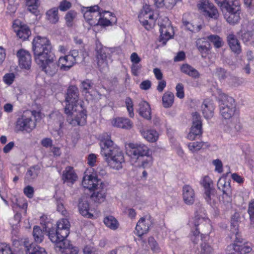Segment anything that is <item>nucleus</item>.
I'll return each instance as SVG.
<instances>
[{
	"instance_id": "864d4df0",
	"label": "nucleus",
	"mask_w": 254,
	"mask_h": 254,
	"mask_svg": "<svg viewBox=\"0 0 254 254\" xmlns=\"http://www.w3.org/2000/svg\"><path fill=\"white\" fill-rule=\"evenodd\" d=\"M204 143L201 141L190 142L188 144L189 150L191 153H196L203 146Z\"/></svg>"
},
{
	"instance_id": "5fc2aeb1",
	"label": "nucleus",
	"mask_w": 254,
	"mask_h": 254,
	"mask_svg": "<svg viewBox=\"0 0 254 254\" xmlns=\"http://www.w3.org/2000/svg\"><path fill=\"white\" fill-rule=\"evenodd\" d=\"M183 24L185 29L192 32H198L202 28V26L200 24L195 25L193 23L184 20L183 21Z\"/></svg>"
},
{
	"instance_id": "774afa93",
	"label": "nucleus",
	"mask_w": 254,
	"mask_h": 254,
	"mask_svg": "<svg viewBox=\"0 0 254 254\" xmlns=\"http://www.w3.org/2000/svg\"><path fill=\"white\" fill-rule=\"evenodd\" d=\"M250 216V219L252 224L254 223V201L251 202L249 205L248 210Z\"/></svg>"
},
{
	"instance_id": "e433bc0d",
	"label": "nucleus",
	"mask_w": 254,
	"mask_h": 254,
	"mask_svg": "<svg viewBox=\"0 0 254 254\" xmlns=\"http://www.w3.org/2000/svg\"><path fill=\"white\" fill-rule=\"evenodd\" d=\"M207 40V38H199L196 42L197 48L202 57L204 54L206 55L209 50L210 44Z\"/></svg>"
},
{
	"instance_id": "dca6fc26",
	"label": "nucleus",
	"mask_w": 254,
	"mask_h": 254,
	"mask_svg": "<svg viewBox=\"0 0 254 254\" xmlns=\"http://www.w3.org/2000/svg\"><path fill=\"white\" fill-rule=\"evenodd\" d=\"M202 133V124L201 117L196 112L192 114V126L187 135V138L193 140Z\"/></svg>"
},
{
	"instance_id": "7c9ffc66",
	"label": "nucleus",
	"mask_w": 254,
	"mask_h": 254,
	"mask_svg": "<svg viewBox=\"0 0 254 254\" xmlns=\"http://www.w3.org/2000/svg\"><path fill=\"white\" fill-rule=\"evenodd\" d=\"M58 66L61 70L67 71L69 70L75 64L72 61V58L67 55L61 57L58 60Z\"/></svg>"
},
{
	"instance_id": "052dcab7",
	"label": "nucleus",
	"mask_w": 254,
	"mask_h": 254,
	"mask_svg": "<svg viewBox=\"0 0 254 254\" xmlns=\"http://www.w3.org/2000/svg\"><path fill=\"white\" fill-rule=\"evenodd\" d=\"M21 218V214L20 213H16L14 215L13 218L9 220L10 225L11 226L13 230L18 228V225L20 221Z\"/></svg>"
},
{
	"instance_id": "aec40b11",
	"label": "nucleus",
	"mask_w": 254,
	"mask_h": 254,
	"mask_svg": "<svg viewBox=\"0 0 254 254\" xmlns=\"http://www.w3.org/2000/svg\"><path fill=\"white\" fill-rule=\"evenodd\" d=\"M222 129L225 132L233 136L242 130V126L240 119L237 117H234L229 122L224 124Z\"/></svg>"
},
{
	"instance_id": "4be33fe9",
	"label": "nucleus",
	"mask_w": 254,
	"mask_h": 254,
	"mask_svg": "<svg viewBox=\"0 0 254 254\" xmlns=\"http://www.w3.org/2000/svg\"><path fill=\"white\" fill-rule=\"evenodd\" d=\"M78 208L80 213L88 218L94 219L95 210L89 207L87 200L85 198H81L79 202Z\"/></svg>"
},
{
	"instance_id": "6e6552de",
	"label": "nucleus",
	"mask_w": 254,
	"mask_h": 254,
	"mask_svg": "<svg viewBox=\"0 0 254 254\" xmlns=\"http://www.w3.org/2000/svg\"><path fill=\"white\" fill-rule=\"evenodd\" d=\"M230 239L233 243L227 247V251L229 252L228 254H246L252 251L251 245L243 243L239 234L230 235Z\"/></svg>"
},
{
	"instance_id": "3c124183",
	"label": "nucleus",
	"mask_w": 254,
	"mask_h": 254,
	"mask_svg": "<svg viewBox=\"0 0 254 254\" xmlns=\"http://www.w3.org/2000/svg\"><path fill=\"white\" fill-rule=\"evenodd\" d=\"M12 206L13 208H15L16 207H18L24 209L26 211L27 208L28 204L27 200L23 197H19L18 198H16L14 199V200L12 199Z\"/></svg>"
},
{
	"instance_id": "6e6d98bb",
	"label": "nucleus",
	"mask_w": 254,
	"mask_h": 254,
	"mask_svg": "<svg viewBox=\"0 0 254 254\" xmlns=\"http://www.w3.org/2000/svg\"><path fill=\"white\" fill-rule=\"evenodd\" d=\"M207 39L213 43L215 47L217 48H220L223 45L222 39L217 35H210L207 37Z\"/></svg>"
},
{
	"instance_id": "bb28decb",
	"label": "nucleus",
	"mask_w": 254,
	"mask_h": 254,
	"mask_svg": "<svg viewBox=\"0 0 254 254\" xmlns=\"http://www.w3.org/2000/svg\"><path fill=\"white\" fill-rule=\"evenodd\" d=\"M77 178L72 167H67L63 171L62 179L67 185L73 184Z\"/></svg>"
},
{
	"instance_id": "72a5a7b5",
	"label": "nucleus",
	"mask_w": 254,
	"mask_h": 254,
	"mask_svg": "<svg viewBox=\"0 0 254 254\" xmlns=\"http://www.w3.org/2000/svg\"><path fill=\"white\" fill-rule=\"evenodd\" d=\"M206 201L212 207H214L218 203L219 199L215 189L204 191Z\"/></svg>"
},
{
	"instance_id": "5701e85b",
	"label": "nucleus",
	"mask_w": 254,
	"mask_h": 254,
	"mask_svg": "<svg viewBox=\"0 0 254 254\" xmlns=\"http://www.w3.org/2000/svg\"><path fill=\"white\" fill-rule=\"evenodd\" d=\"M18 58L19 65L21 68L29 69L31 64V57L27 51L21 49L17 53Z\"/></svg>"
},
{
	"instance_id": "2eb2a0df",
	"label": "nucleus",
	"mask_w": 254,
	"mask_h": 254,
	"mask_svg": "<svg viewBox=\"0 0 254 254\" xmlns=\"http://www.w3.org/2000/svg\"><path fill=\"white\" fill-rule=\"evenodd\" d=\"M52 242L55 244V249L59 254H77L79 252L77 247L72 246L65 239Z\"/></svg>"
},
{
	"instance_id": "f257e3e1",
	"label": "nucleus",
	"mask_w": 254,
	"mask_h": 254,
	"mask_svg": "<svg viewBox=\"0 0 254 254\" xmlns=\"http://www.w3.org/2000/svg\"><path fill=\"white\" fill-rule=\"evenodd\" d=\"M78 95L77 87H69L65 98V113L67 116V121L72 126H83L86 123V111L78 103Z\"/></svg>"
},
{
	"instance_id": "49530a36",
	"label": "nucleus",
	"mask_w": 254,
	"mask_h": 254,
	"mask_svg": "<svg viewBox=\"0 0 254 254\" xmlns=\"http://www.w3.org/2000/svg\"><path fill=\"white\" fill-rule=\"evenodd\" d=\"M181 70L182 72L192 77L197 78L199 76L198 71L193 67L188 64H183L181 67Z\"/></svg>"
},
{
	"instance_id": "4468645a",
	"label": "nucleus",
	"mask_w": 254,
	"mask_h": 254,
	"mask_svg": "<svg viewBox=\"0 0 254 254\" xmlns=\"http://www.w3.org/2000/svg\"><path fill=\"white\" fill-rule=\"evenodd\" d=\"M195 219L198 222L195 223V230L191 231L190 235V239L193 244H197L199 240V232L197 228L198 225L203 223V225H206L208 230L211 229L212 227L210 220L206 217L204 214L201 216L196 215Z\"/></svg>"
},
{
	"instance_id": "f8f14e48",
	"label": "nucleus",
	"mask_w": 254,
	"mask_h": 254,
	"mask_svg": "<svg viewBox=\"0 0 254 254\" xmlns=\"http://www.w3.org/2000/svg\"><path fill=\"white\" fill-rule=\"evenodd\" d=\"M139 20L145 28L149 30L151 29L154 22L153 12L148 4L143 5L139 15Z\"/></svg>"
},
{
	"instance_id": "e2e57ef3",
	"label": "nucleus",
	"mask_w": 254,
	"mask_h": 254,
	"mask_svg": "<svg viewBox=\"0 0 254 254\" xmlns=\"http://www.w3.org/2000/svg\"><path fill=\"white\" fill-rule=\"evenodd\" d=\"M15 78V76L13 73H7L4 75L2 80L6 85L10 86L13 83Z\"/></svg>"
},
{
	"instance_id": "cd10ccee",
	"label": "nucleus",
	"mask_w": 254,
	"mask_h": 254,
	"mask_svg": "<svg viewBox=\"0 0 254 254\" xmlns=\"http://www.w3.org/2000/svg\"><path fill=\"white\" fill-rule=\"evenodd\" d=\"M140 133L143 138L152 143L156 142L159 136L158 132L154 129H142Z\"/></svg>"
},
{
	"instance_id": "bf43d9fd",
	"label": "nucleus",
	"mask_w": 254,
	"mask_h": 254,
	"mask_svg": "<svg viewBox=\"0 0 254 254\" xmlns=\"http://www.w3.org/2000/svg\"><path fill=\"white\" fill-rule=\"evenodd\" d=\"M125 104L129 117L133 118L134 117V112L133 103L132 100L130 98L127 97L125 100Z\"/></svg>"
},
{
	"instance_id": "c9c22d12",
	"label": "nucleus",
	"mask_w": 254,
	"mask_h": 254,
	"mask_svg": "<svg viewBox=\"0 0 254 254\" xmlns=\"http://www.w3.org/2000/svg\"><path fill=\"white\" fill-rule=\"evenodd\" d=\"M139 115L146 120L151 119V109L149 104L142 101L139 103Z\"/></svg>"
},
{
	"instance_id": "f704fd0d",
	"label": "nucleus",
	"mask_w": 254,
	"mask_h": 254,
	"mask_svg": "<svg viewBox=\"0 0 254 254\" xmlns=\"http://www.w3.org/2000/svg\"><path fill=\"white\" fill-rule=\"evenodd\" d=\"M50 118L51 119L56 120L54 125L55 127L54 128V131L55 132L54 135L57 134L59 136H61V129L64 123V119L62 115L59 113H53L51 115Z\"/></svg>"
},
{
	"instance_id": "c03bdc74",
	"label": "nucleus",
	"mask_w": 254,
	"mask_h": 254,
	"mask_svg": "<svg viewBox=\"0 0 254 254\" xmlns=\"http://www.w3.org/2000/svg\"><path fill=\"white\" fill-rule=\"evenodd\" d=\"M174 95L171 92H166L162 96L163 106L165 108L171 107L174 103Z\"/></svg>"
},
{
	"instance_id": "338daca9",
	"label": "nucleus",
	"mask_w": 254,
	"mask_h": 254,
	"mask_svg": "<svg viewBox=\"0 0 254 254\" xmlns=\"http://www.w3.org/2000/svg\"><path fill=\"white\" fill-rule=\"evenodd\" d=\"M84 254H99V251L98 249L92 246H86L83 250Z\"/></svg>"
},
{
	"instance_id": "4c0bfd02",
	"label": "nucleus",
	"mask_w": 254,
	"mask_h": 254,
	"mask_svg": "<svg viewBox=\"0 0 254 254\" xmlns=\"http://www.w3.org/2000/svg\"><path fill=\"white\" fill-rule=\"evenodd\" d=\"M40 168L38 165L30 167L25 175V182L28 183L35 179L40 172Z\"/></svg>"
},
{
	"instance_id": "6ab92c4d",
	"label": "nucleus",
	"mask_w": 254,
	"mask_h": 254,
	"mask_svg": "<svg viewBox=\"0 0 254 254\" xmlns=\"http://www.w3.org/2000/svg\"><path fill=\"white\" fill-rule=\"evenodd\" d=\"M12 28L17 36L23 40L27 39L31 35V31L28 26L19 19L13 21Z\"/></svg>"
},
{
	"instance_id": "680f3d73",
	"label": "nucleus",
	"mask_w": 254,
	"mask_h": 254,
	"mask_svg": "<svg viewBox=\"0 0 254 254\" xmlns=\"http://www.w3.org/2000/svg\"><path fill=\"white\" fill-rule=\"evenodd\" d=\"M8 5L7 6V12L10 14H13L16 11L18 0H7Z\"/></svg>"
},
{
	"instance_id": "58836bf2",
	"label": "nucleus",
	"mask_w": 254,
	"mask_h": 254,
	"mask_svg": "<svg viewBox=\"0 0 254 254\" xmlns=\"http://www.w3.org/2000/svg\"><path fill=\"white\" fill-rule=\"evenodd\" d=\"M228 42L231 50L235 53L239 54L241 52L240 43L233 34H230L227 37Z\"/></svg>"
},
{
	"instance_id": "39448f33",
	"label": "nucleus",
	"mask_w": 254,
	"mask_h": 254,
	"mask_svg": "<svg viewBox=\"0 0 254 254\" xmlns=\"http://www.w3.org/2000/svg\"><path fill=\"white\" fill-rule=\"evenodd\" d=\"M32 50L35 60L40 61V58L53 54L50 40L45 36L37 35L32 41Z\"/></svg>"
},
{
	"instance_id": "a19ab883",
	"label": "nucleus",
	"mask_w": 254,
	"mask_h": 254,
	"mask_svg": "<svg viewBox=\"0 0 254 254\" xmlns=\"http://www.w3.org/2000/svg\"><path fill=\"white\" fill-rule=\"evenodd\" d=\"M46 19L51 23H56L59 19L58 8L53 7L48 10L46 14Z\"/></svg>"
},
{
	"instance_id": "13d9d810",
	"label": "nucleus",
	"mask_w": 254,
	"mask_h": 254,
	"mask_svg": "<svg viewBox=\"0 0 254 254\" xmlns=\"http://www.w3.org/2000/svg\"><path fill=\"white\" fill-rule=\"evenodd\" d=\"M93 85V84L91 80L86 79L82 82L81 88L82 89V91L84 93L86 94L88 93L91 96H92V94H90V92L89 90L90 89H92Z\"/></svg>"
},
{
	"instance_id": "69168bd1",
	"label": "nucleus",
	"mask_w": 254,
	"mask_h": 254,
	"mask_svg": "<svg viewBox=\"0 0 254 254\" xmlns=\"http://www.w3.org/2000/svg\"><path fill=\"white\" fill-rule=\"evenodd\" d=\"M76 16V12L73 10L69 11L65 16V19L68 26L72 25V22Z\"/></svg>"
},
{
	"instance_id": "79ce46f5",
	"label": "nucleus",
	"mask_w": 254,
	"mask_h": 254,
	"mask_svg": "<svg viewBox=\"0 0 254 254\" xmlns=\"http://www.w3.org/2000/svg\"><path fill=\"white\" fill-rule=\"evenodd\" d=\"M240 220V214L235 212L232 216L231 221V235L238 234L239 233V222Z\"/></svg>"
},
{
	"instance_id": "37998d69",
	"label": "nucleus",
	"mask_w": 254,
	"mask_h": 254,
	"mask_svg": "<svg viewBox=\"0 0 254 254\" xmlns=\"http://www.w3.org/2000/svg\"><path fill=\"white\" fill-rule=\"evenodd\" d=\"M103 222L106 227L113 230H116L119 226L117 220L112 216L105 217Z\"/></svg>"
},
{
	"instance_id": "423d86ee",
	"label": "nucleus",
	"mask_w": 254,
	"mask_h": 254,
	"mask_svg": "<svg viewBox=\"0 0 254 254\" xmlns=\"http://www.w3.org/2000/svg\"><path fill=\"white\" fill-rule=\"evenodd\" d=\"M219 95L220 112L225 119H232L236 114V104L235 100L231 97L223 93L220 89H217Z\"/></svg>"
},
{
	"instance_id": "473e14b6",
	"label": "nucleus",
	"mask_w": 254,
	"mask_h": 254,
	"mask_svg": "<svg viewBox=\"0 0 254 254\" xmlns=\"http://www.w3.org/2000/svg\"><path fill=\"white\" fill-rule=\"evenodd\" d=\"M208 237V235H201L200 238L202 242L200 244V248L198 250V254H213L214 249L207 242L204 241Z\"/></svg>"
},
{
	"instance_id": "09e8293b",
	"label": "nucleus",
	"mask_w": 254,
	"mask_h": 254,
	"mask_svg": "<svg viewBox=\"0 0 254 254\" xmlns=\"http://www.w3.org/2000/svg\"><path fill=\"white\" fill-rule=\"evenodd\" d=\"M33 237L35 242L37 243H41L44 240V235L43 231L40 227L36 226L33 228Z\"/></svg>"
},
{
	"instance_id": "4d7b16f0",
	"label": "nucleus",
	"mask_w": 254,
	"mask_h": 254,
	"mask_svg": "<svg viewBox=\"0 0 254 254\" xmlns=\"http://www.w3.org/2000/svg\"><path fill=\"white\" fill-rule=\"evenodd\" d=\"M0 254H16V253L8 244L0 243Z\"/></svg>"
},
{
	"instance_id": "de8ad7c7",
	"label": "nucleus",
	"mask_w": 254,
	"mask_h": 254,
	"mask_svg": "<svg viewBox=\"0 0 254 254\" xmlns=\"http://www.w3.org/2000/svg\"><path fill=\"white\" fill-rule=\"evenodd\" d=\"M97 21V24L103 26H108L112 25L117 22L116 17H112L111 19L107 18V16H99Z\"/></svg>"
},
{
	"instance_id": "603ef678",
	"label": "nucleus",
	"mask_w": 254,
	"mask_h": 254,
	"mask_svg": "<svg viewBox=\"0 0 254 254\" xmlns=\"http://www.w3.org/2000/svg\"><path fill=\"white\" fill-rule=\"evenodd\" d=\"M27 254H47L45 249L37 245H31L26 250Z\"/></svg>"
},
{
	"instance_id": "20e7f679",
	"label": "nucleus",
	"mask_w": 254,
	"mask_h": 254,
	"mask_svg": "<svg viewBox=\"0 0 254 254\" xmlns=\"http://www.w3.org/2000/svg\"><path fill=\"white\" fill-rule=\"evenodd\" d=\"M70 223L65 218L60 219L57 222L56 228L45 227V231L51 242H57L65 239L69 234Z\"/></svg>"
},
{
	"instance_id": "ea45409f",
	"label": "nucleus",
	"mask_w": 254,
	"mask_h": 254,
	"mask_svg": "<svg viewBox=\"0 0 254 254\" xmlns=\"http://www.w3.org/2000/svg\"><path fill=\"white\" fill-rule=\"evenodd\" d=\"M104 188L105 186L102 188L95 189V190H93L94 191L91 195V198L94 201L101 203L104 200L106 196Z\"/></svg>"
},
{
	"instance_id": "a878e982",
	"label": "nucleus",
	"mask_w": 254,
	"mask_h": 254,
	"mask_svg": "<svg viewBox=\"0 0 254 254\" xmlns=\"http://www.w3.org/2000/svg\"><path fill=\"white\" fill-rule=\"evenodd\" d=\"M214 105L211 100L209 99L204 100L201 105V111L205 118L208 119L213 116Z\"/></svg>"
},
{
	"instance_id": "ddd939ff",
	"label": "nucleus",
	"mask_w": 254,
	"mask_h": 254,
	"mask_svg": "<svg viewBox=\"0 0 254 254\" xmlns=\"http://www.w3.org/2000/svg\"><path fill=\"white\" fill-rule=\"evenodd\" d=\"M198 8L205 16L217 19L219 13L217 8L208 0H201L198 3Z\"/></svg>"
},
{
	"instance_id": "9b49d317",
	"label": "nucleus",
	"mask_w": 254,
	"mask_h": 254,
	"mask_svg": "<svg viewBox=\"0 0 254 254\" xmlns=\"http://www.w3.org/2000/svg\"><path fill=\"white\" fill-rule=\"evenodd\" d=\"M91 169H88L85 172L82 181V185L85 188L90 190H95V189L102 188L105 186L103 182L94 174L91 173Z\"/></svg>"
},
{
	"instance_id": "412c9836",
	"label": "nucleus",
	"mask_w": 254,
	"mask_h": 254,
	"mask_svg": "<svg viewBox=\"0 0 254 254\" xmlns=\"http://www.w3.org/2000/svg\"><path fill=\"white\" fill-rule=\"evenodd\" d=\"M151 224L152 221L150 216H145L141 217L136 224L135 234L139 237L146 234Z\"/></svg>"
},
{
	"instance_id": "c756f323",
	"label": "nucleus",
	"mask_w": 254,
	"mask_h": 254,
	"mask_svg": "<svg viewBox=\"0 0 254 254\" xmlns=\"http://www.w3.org/2000/svg\"><path fill=\"white\" fill-rule=\"evenodd\" d=\"M153 162V158L151 153H150L147 155H145V157H142L141 159H138L136 163H133L132 164L137 167L149 169L152 166Z\"/></svg>"
},
{
	"instance_id": "7ed1b4c3",
	"label": "nucleus",
	"mask_w": 254,
	"mask_h": 254,
	"mask_svg": "<svg viewBox=\"0 0 254 254\" xmlns=\"http://www.w3.org/2000/svg\"><path fill=\"white\" fill-rule=\"evenodd\" d=\"M43 117L40 111L26 110L23 112L16 120L15 129L17 131L30 132L36 127V122L40 121Z\"/></svg>"
},
{
	"instance_id": "1a4fd4ad",
	"label": "nucleus",
	"mask_w": 254,
	"mask_h": 254,
	"mask_svg": "<svg viewBox=\"0 0 254 254\" xmlns=\"http://www.w3.org/2000/svg\"><path fill=\"white\" fill-rule=\"evenodd\" d=\"M226 21L231 24H235L240 20L241 8L238 0L228 6H223L221 10Z\"/></svg>"
},
{
	"instance_id": "a18cd8bd",
	"label": "nucleus",
	"mask_w": 254,
	"mask_h": 254,
	"mask_svg": "<svg viewBox=\"0 0 254 254\" xmlns=\"http://www.w3.org/2000/svg\"><path fill=\"white\" fill-rule=\"evenodd\" d=\"M200 184L203 188L204 191L214 189L213 182L208 176L202 177L200 180Z\"/></svg>"
},
{
	"instance_id": "0e129e2a",
	"label": "nucleus",
	"mask_w": 254,
	"mask_h": 254,
	"mask_svg": "<svg viewBox=\"0 0 254 254\" xmlns=\"http://www.w3.org/2000/svg\"><path fill=\"white\" fill-rule=\"evenodd\" d=\"M149 246L153 253H158L160 252V249L155 239L150 237L148 239Z\"/></svg>"
},
{
	"instance_id": "c85d7f7f",
	"label": "nucleus",
	"mask_w": 254,
	"mask_h": 254,
	"mask_svg": "<svg viewBox=\"0 0 254 254\" xmlns=\"http://www.w3.org/2000/svg\"><path fill=\"white\" fill-rule=\"evenodd\" d=\"M218 189L223 192V194L232 193V189L231 186V180L226 177H221L217 182Z\"/></svg>"
},
{
	"instance_id": "2f4dec72",
	"label": "nucleus",
	"mask_w": 254,
	"mask_h": 254,
	"mask_svg": "<svg viewBox=\"0 0 254 254\" xmlns=\"http://www.w3.org/2000/svg\"><path fill=\"white\" fill-rule=\"evenodd\" d=\"M99 46H101L99 45ZM97 53L98 65L100 68L101 70H105V69L108 68L107 56L104 52L103 49L99 48L98 45H97Z\"/></svg>"
},
{
	"instance_id": "0eeeda50",
	"label": "nucleus",
	"mask_w": 254,
	"mask_h": 254,
	"mask_svg": "<svg viewBox=\"0 0 254 254\" xmlns=\"http://www.w3.org/2000/svg\"><path fill=\"white\" fill-rule=\"evenodd\" d=\"M126 152L130 158V162L136 163L138 159L151 153L147 146L141 143H128L126 145Z\"/></svg>"
},
{
	"instance_id": "f03ea898",
	"label": "nucleus",
	"mask_w": 254,
	"mask_h": 254,
	"mask_svg": "<svg viewBox=\"0 0 254 254\" xmlns=\"http://www.w3.org/2000/svg\"><path fill=\"white\" fill-rule=\"evenodd\" d=\"M104 135L105 137H102L100 143L101 154L111 168L119 170L122 168V164L125 161L124 154L111 139L110 136L107 134Z\"/></svg>"
},
{
	"instance_id": "b1692460",
	"label": "nucleus",
	"mask_w": 254,
	"mask_h": 254,
	"mask_svg": "<svg viewBox=\"0 0 254 254\" xmlns=\"http://www.w3.org/2000/svg\"><path fill=\"white\" fill-rule=\"evenodd\" d=\"M182 195L184 202L187 205H192L195 200V193L193 188L190 185H185L182 190Z\"/></svg>"
},
{
	"instance_id": "8fccbe9b",
	"label": "nucleus",
	"mask_w": 254,
	"mask_h": 254,
	"mask_svg": "<svg viewBox=\"0 0 254 254\" xmlns=\"http://www.w3.org/2000/svg\"><path fill=\"white\" fill-rule=\"evenodd\" d=\"M26 5L28 7V10L36 16L39 14V11L38 10V0H26Z\"/></svg>"
},
{
	"instance_id": "9d476101",
	"label": "nucleus",
	"mask_w": 254,
	"mask_h": 254,
	"mask_svg": "<svg viewBox=\"0 0 254 254\" xmlns=\"http://www.w3.org/2000/svg\"><path fill=\"white\" fill-rule=\"evenodd\" d=\"M36 63L46 74L53 76L58 71V64L56 62L55 56L54 54L40 58V61L35 60Z\"/></svg>"
},
{
	"instance_id": "393cba45",
	"label": "nucleus",
	"mask_w": 254,
	"mask_h": 254,
	"mask_svg": "<svg viewBox=\"0 0 254 254\" xmlns=\"http://www.w3.org/2000/svg\"><path fill=\"white\" fill-rule=\"evenodd\" d=\"M112 126L114 127L124 129H130L132 126V123L127 118L123 117L114 118L110 120Z\"/></svg>"
},
{
	"instance_id": "f3484780",
	"label": "nucleus",
	"mask_w": 254,
	"mask_h": 254,
	"mask_svg": "<svg viewBox=\"0 0 254 254\" xmlns=\"http://www.w3.org/2000/svg\"><path fill=\"white\" fill-rule=\"evenodd\" d=\"M82 11L85 19L89 25L91 26L97 25L98 18L100 13V8L98 5L84 7Z\"/></svg>"
},
{
	"instance_id": "a211bd4d",
	"label": "nucleus",
	"mask_w": 254,
	"mask_h": 254,
	"mask_svg": "<svg viewBox=\"0 0 254 254\" xmlns=\"http://www.w3.org/2000/svg\"><path fill=\"white\" fill-rule=\"evenodd\" d=\"M163 23L159 22L160 26V41L165 44L166 42L172 38L174 34V31L171 25V22L167 17L163 19Z\"/></svg>"
}]
</instances>
